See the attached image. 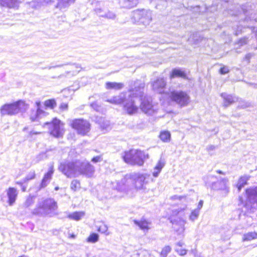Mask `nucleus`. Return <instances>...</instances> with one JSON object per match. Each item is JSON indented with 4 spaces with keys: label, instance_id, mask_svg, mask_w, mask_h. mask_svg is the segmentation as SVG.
<instances>
[{
    "label": "nucleus",
    "instance_id": "f257e3e1",
    "mask_svg": "<svg viewBox=\"0 0 257 257\" xmlns=\"http://www.w3.org/2000/svg\"><path fill=\"white\" fill-rule=\"evenodd\" d=\"M149 155L140 149H130L124 151L121 158L126 164L132 166H142Z\"/></svg>",
    "mask_w": 257,
    "mask_h": 257
},
{
    "label": "nucleus",
    "instance_id": "f03ea898",
    "mask_svg": "<svg viewBox=\"0 0 257 257\" xmlns=\"http://www.w3.org/2000/svg\"><path fill=\"white\" fill-rule=\"evenodd\" d=\"M56 202L51 199H46L39 202L33 210L32 214L37 216L51 217L56 214Z\"/></svg>",
    "mask_w": 257,
    "mask_h": 257
},
{
    "label": "nucleus",
    "instance_id": "7ed1b4c3",
    "mask_svg": "<svg viewBox=\"0 0 257 257\" xmlns=\"http://www.w3.org/2000/svg\"><path fill=\"white\" fill-rule=\"evenodd\" d=\"M29 107V105L24 100H18L11 103L3 105L0 108L2 115H15L19 112H25Z\"/></svg>",
    "mask_w": 257,
    "mask_h": 257
},
{
    "label": "nucleus",
    "instance_id": "20e7f679",
    "mask_svg": "<svg viewBox=\"0 0 257 257\" xmlns=\"http://www.w3.org/2000/svg\"><path fill=\"white\" fill-rule=\"evenodd\" d=\"M69 126L81 136H88L91 129V124L88 120L82 118L71 120Z\"/></svg>",
    "mask_w": 257,
    "mask_h": 257
},
{
    "label": "nucleus",
    "instance_id": "39448f33",
    "mask_svg": "<svg viewBox=\"0 0 257 257\" xmlns=\"http://www.w3.org/2000/svg\"><path fill=\"white\" fill-rule=\"evenodd\" d=\"M50 124L52 127L50 128L49 134L54 138L60 139L63 138L65 130L61 127V126H63L64 124L61 120L57 117H54L52 118L51 121L44 122L42 124V126L44 127L45 126Z\"/></svg>",
    "mask_w": 257,
    "mask_h": 257
},
{
    "label": "nucleus",
    "instance_id": "423d86ee",
    "mask_svg": "<svg viewBox=\"0 0 257 257\" xmlns=\"http://www.w3.org/2000/svg\"><path fill=\"white\" fill-rule=\"evenodd\" d=\"M169 98L170 101L176 103L181 107L186 106L190 102L189 95L186 91L182 90L171 91Z\"/></svg>",
    "mask_w": 257,
    "mask_h": 257
},
{
    "label": "nucleus",
    "instance_id": "0eeeda50",
    "mask_svg": "<svg viewBox=\"0 0 257 257\" xmlns=\"http://www.w3.org/2000/svg\"><path fill=\"white\" fill-rule=\"evenodd\" d=\"M59 170L68 178L78 176L77 166L74 162L61 163L59 166Z\"/></svg>",
    "mask_w": 257,
    "mask_h": 257
},
{
    "label": "nucleus",
    "instance_id": "6e6552de",
    "mask_svg": "<svg viewBox=\"0 0 257 257\" xmlns=\"http://www.w3.org/2000/svg\"><path fill=\"white\" fill-rule=\"evenodd\" d=\"M94 172V166L90 163H87L78 170V176L82 175L87 178H91L93 177Z\"/></svg>",
    "mask_w": 257,
    "mask_h": 257
},
{
    "label": "nucleus",
    "instance_id": "1a4fd4ad",
    "mask_svg": "<svg viewBox=\"0 0 257 257\" xmlns=\"http://www.w3.org/2000/svg\"><path fill=\"white\" fill-rule=\"evenodd\" d=\"M54 172L55 169L54 166L53 165H50L48 171L44 174L43 177L40 184V189L43 188L46 186L48 183L52 179Z\"/></svg>",
    "mask_w": 257,
    "mask_h": 257
},
{
    "label": "nucleus",
    "instance_id": "9d476101",
    "mask_svg": "<svg viewBox=\"0 0 257 257\" xmlns=\"http://www.w3.org/2000/svg\"><path fill=\"white\" fill-rule=\"evenodd\" d=\"M41 102H36V105L37 108L36 110H32L31 113L29 116L30 120L32 122L39 121L41 118V115L42 114H44L45 111L41 108Z\"/></svg>",
    "mask_w": 257,
    "mask_h": 257
},
{
    "label": "nucleus",
    "instance_id": "9b49d317",
    "mask_svg": "<svg viewBox=\"0 0 257 257\" xmlns=\"http://www.w3.org/2000/svg\"><path fill=\"white\" fill-rule=\"evenodd\" d=\"M140 108L144 113H148L153 111V104L150 100L145 98H142Z\"/></svg>",
    "mask_w": 257,
    "mask_h": 257
},
{
    "label": "nucleus",
    "instance_id": "f8f14e48",
    "mask_svg": "<svg viewBox=\"0 0 257 257\" xmlns=\"http://www.w3.org/2000/svg\"><path fill=\"white\" fill-rule=\"evenodd\" d=\"M7 194L8 198V203L12 206L16 202L18 194V190L14 187H10L7 190Z\"/></svg>",
    "mask_w": 257,
    "mask_h": 257
},
{
    "label": "nucleus",
    "instance_id": "ddd939ff",
    "mask_svg": "<svg viewBox=\"0 0 257 257\" xmlns=\"http://www.w3.org/2000/svg\"><path fill=\"white\" fill-rule=\"evenodd\" d=\"M124 109L126 113L129 115H134L138 113L139 111V107L135 104L134 101L125 104Z\"/></svg>",
    "mask_w": 257,
    "mask_h": 257
},
{
    "label": "nucleus",
    "instance_id": "4468645a",
    "mask_svg": "<svg viewBox=\"0 0 257 257\" xmlns=\"http://www.w3.org/2000/svg\"><path fill=\"white\" fill-rule=\"evenodd\" d=\"M133 222L140 228L144 231H148L150 229V222L146 218H143L141 220H134Z\"/></svg>",
    "mask_w": 257,
    "mask_h": 257
},
{
    "label": "nucleus",
    "instance_id": "2eb2a0df",
    "mask_svg": "<svg viewBox=\"0 0 257 257\" xmlns=\"http://www.w3.org/2000/svg\"><path fill=\"white\" fill-rule=\"evenodd\" d=\"M176 77H180L187 79V75L185 71L179 69H173L170 74V78L173 79Z\"/></svg>",
    "mask_w": 257,
    "mask_h": 257
},
{
    "label": "nucleus",
    "instance_id": "dca6fc26",
    "mask_svg": "<svg viewBox=\"0 0 257 257\" xmlns=\"http://www.w3.org/2000/svg\"><path fill=\"white\" fill-rule=\"evenodd\" d=\"M105 86L107 90H119L123 87V84L120 82L108 81L105 83Z\"/></svg>",
    "mask_w": 257,
    "mask_h": 257
},
{
    "label": "nucleus",
    "instance_id": "f3484780",
    "mask_svg": "<svg viewBox=\"0 0 257 257\" xmlns=\"http://www.w3.org/2000/svg\"><path fill=\"white\" fill-rule=\"evenodd\" d=\"M85 213L83 211H75L69 214L67 217L70 219L78 221L85 215Z\"/></svg>",
    "mask_w": 257,
    "mask_h": 257
},
{
    "label": "nucleus",
    "instance_id": "a211bd4d",
    "mask_svg": "<svg viewBox=\"0 0 257 257\" xmlns=\"http://www.w3.org/2000/svg\"><path fill=\"white\" fill-rule=\"evenodd\" d=\"M159 138L162 142L168 143L171 140V134L168 131H162L160 133Z\"/></svg>",
    "mask_w": 257,
    "mask_h": 257
},
{
    "label": "nucleus",
    "instance_id": "6ab92c4d",
    "mask_svg": "<svg viewBox=\"0 0 257 257\" xmlns=\"http://www.w3.org/2000/svg\"><path fill=\"white\" fill-rule=\"evenodd\" d=\"M17 0H0V5L8 8H13L17 6Z\"/></svg>",
    "mask_w": 257,
    "mask_h": 257
},
{
    "label": "nucleus",
    "instance_id": "aec40b11",
    "mask_svg": "<svg viewBox=\"0 0 257 257\" xmlns=\"http://www.w3.org/2000/svg\"><path fill=\"white\" fill-rule=\"evenodd\" d=\"M255 239H257V232H248L243 235L242 240V241H248Z\"/></svg>",
    "mask_w": 257,
    "mask_h": 257
},
{
    "label": "nucleus",
    "instance_id": "412c9836",
    "mask_svg": "<svg viewBox=\"0 0 257 257\" xmlns=\"http://www.w3.org/2000/svg\"><path fill=\"white\" fill-rule=\"evenodd\" d=\"M44 105L46 109H53L56 106L57 102L55 99H49L44 101Z\"/></svg>",
    "mask_w": 257,
    "mask_h": 257
},
{
    "label": "nucleus",
    "instance_id": "4be33fe9",
    "mask_svg": "<svg viewBox=\"0 0 257 257\" xmlns=\"http://www.w3.org/2000/svg\"><path fill=\"white\" fill-rule=\"evenodd\" d=\"M221 96L223 98L224 104L225 106H228L235 101L233 97L231 95H227L226 94H222Z\"/></svg>",
    "mask_w": 257,
    "mask_h": 257
},
{
    "label": "nucleus",
    "instance_id": "5701e85b",
    "mask_svg": "<svg viewBox=\"0 0 257 257\" xmlns=\"http://www.w3.org/2000/svg\"><path fill=\"white\" fill-rule=\"evenodd\" d=\"M97 231L101 233L108 235L109 232L108 231L107 225L103 222H101L97 227Z\"/></svg>",
    "mask_w": 257,
    "mask_h": 257
},
{
    "label": "nucleus",
    "instance_id": "b1692460",
    "mask_svg": "<svg viewBox=\"0 0 257 257\" xmlns=\"http://www.w3.org/2000/svg\"><path fill=\"white\" fill-rule=\"evenodd\" d=\"M247 180L248 178L244 176H241L239 178L238 183L236 185L239 191L244 185L247 184Z\"/></svg>",
    "mask_w": 257,
    "mask_h": 257
},
{
    "label": "nucleus",
    "instance_id": "393cba45",
    "mask_svg": "<svg viewBox=\"0 0 257 257\" xmlns=\"http://www.w3.org/2000/svg\"><path fill=\"white\" fill-rule=\"evenodd\" d=\"M164 166V163L162 161H159L157 164L156 166L155 167L154 169L156 171L153 173V175L155 177H157L162 168Z\"/></svg>",
    "mask_w": 257,
    "mask_h": 257
},
{
    "label": "nucleus",
    "instance_id": "a878e982",
    "mask_svg": "<svg viewBox=\"0 0 257 257\" xmlns=\"http://www.w3.org/2000/svg\"><path fill=\"white\" fill-rule=\"evenodd\" d=\"M98 235L96 233L93 232L90 234L86 240L87 242L95 243L98 240Z\"/></svg>",
    "mask_w": 257,
    "mask_h": 257
},
{
    "label": "nucleus",
    "instance_id": "bb28decb",
    "mask_svg": "<svg viewBox=\"0 0 257 257\" xmlns=\"http://www.w3.org/2000/svg\"><path fill=\"white\" fill-rule=\"evenodd\" d=\"M245 192L247 198H249L251 196L253 195L257 196V187L254 188H247L245 190Z\"/></svg>",
    "mask_w": 257,
    "mask_h": 257
},
{
    "label": "nucleus",
    "instance_id": "cd10ccee",
    "mask_svg": "<svg viewBox=\"0 0 257 257\" xmlns=\"http://www.w3.org/2000/svg\"><path fill=\"white\" fill-rule=\"evenodd\" d=\"M171 250V246L169 245H166L162 249L160 252V255L162 257H166Z\"/></svg>",
    "mask_w": 257,
    "mask_h": 257
},
{
    "label": "nucleus",
    "instance_id": "c85d7f7f",
    "mask_svg": "<svg viewBox=\"0 0 257 257\" xmlns=\"http://www.w3.org/2000/svg\"><path fill=\"white\" fill-rule=\"evenodd\" d=\"M71 189L74 191H76L80 188V183L79 181L73 180L71 183Z\"/></svg>",
    "mask_w": 257,
    "mask_h": 257
},
{
    "label": "nucleus",
    "instance_id": "c756f323",
    "mask_svg": "<svg viewBox=\"0 0 257 257\" xmlns=\"http://www.w3.org/2000/svg\"><path fill=\"white\" fill-rule=\"evenodd\" d=\"M36 175L35 171L30 172L24 179L23 182H27L36 178Z\"/></svg>",
    "mask_w": 257,
    "mask_h": 257
},
{
    "label": "nucleus",
    "instance_id": "7c9ffc66",
    "mask_svg": "<svg viewBox=\"0 0 257 257\" xmlns=\"http://www.w3.org/2000/svg\"><path fill=\"white\" fill-rule=\"evenodd\" d=\"M177 245L179 246L178 248L176 249L177 252L181 255H184L187 253V250L185 248H182V244L181 243H178Z\"/></svg>",
    "mask_w": 257,
    "mask_h": 257
},
{
    "label": "nucleus",
    "instance_id": "2f4dec72",
    "mask_svg": "<svg viewBox=\"0 0 257 257\" xmlns=\"http://www.w3.org/2000/svg\"><path fill=\"white\" fill-rule=\"evenodd\" d=\"M137 15L140 19L144 18L146 17L147 12L145 10H137L136 11Z\"/></svg>",
    "mask_w": 257,
    "mask_h": 257
},
{
    "label": "nucleus",
    "instance_id": "473e14b6",
    "mask_svg": "<svg viewBox=\"0 0 257 257\" xmlns=\"http://www.w3.org/2000/svg\"><path fill=\"white\" fill-rule=\"evenodd\" d=\"M219 72L221 74H225L228 73L229 70L227 67L223 66L219 69Z\"/></svg>",
    "mask_w": 257,
    "mask_h": 257
},
{
    "label": "nucleus",
    "instance_id": "72a5a7b5",
    "mask_svg": "<svg viewBox=\"0 0 257 257\" xmlns=\"http://www.w3.org/2000/svg\"><path fill=\"white\" fill-rule=\"evenodd\" d=\"M59 108L61 111L66 110L68 108V104L67 103H62L60 104Z\"/></svg>",
    "mask_w": 257,
    "mask_h": 257
},
{
    "label": "nucleus",
    "instance_id": "f704fd0d",
    "mask_svg": "<svg viewBox=\"0 0 257 257\" xmlns=\"http://www.w3.org/2000/svg\"><path fill=\"white\" fill-rule=\"evenodd\" d=\"M183 209H181L179 210H172L170 217H173L176 215H177L181 211H183Z\"/></svg>",
    "mask_w": 257,
    "mask_h": 257
},
{
    "label": "nucleus",
    "instance_id": "c9c22d12",
    "mask_svg": "<svg viewBox=\"0 0 257 257\" xmlns=\"http://www.w3.org/2000/svg\"><path fill=\"white\" fill-rule=\"evenodd\" d=\"M198 216V213L194 210L193 211L191 212L190 215V218L193 220L194 219H195Z\"/></svg>",
    "mask_w": 257,
    "mask_h": 257
},
{
    "label": "nucleus",
    "instance_id": "e433bc0d",
    "mask_svg": "<svg viewBox=\"0 0 257 257\" xmlns=\"http://www.w3.org/2000/svg\"><path fill=\"white\" fill-rule=\"evenodd\" d=\"M16 184L19 185L22 187V191L25 192L26 191V187L23 185V182L21 181H17L15 182Z\"/></svg>",
    "mask_w": 257,
    "mask_h": 257
},
{
    "label": "nucleus",
    "instance_id": "4c0bfd02",
    "mask_svg": "<svg viewBox=\"0 0 257 257\" xmlns=\"http://www.w3.org/2000/svg\"><path fill=\"white\" fill-rule=\"evenodd\" d=\"M101 160V157L100 156H95L92 158L91 161L94 163H97L100 161Z\"/></svg>",
    "mask_w": 257,
    "mask_h": 257
},
{
    "label": "nucleus",
    "instance_id": "58836bf2",
    "mask_svg": "<svg viewBox=\"0 0 257 257\" xmlns=\"http://www.w3.org/2000/svg\"><path fill=\"white\" fill-rule=\"evenodd\" d=\"M138 178H140L141 181V186L140 188H142L144 186L145 177L143 175H140L138 176Z\"/></svg>",
    "mask_w": 257,
    "mask_h": 257
},
{
    "label": "nucleus",
    "instance_id": "ea45409f",
    "mask_svg": "<svg viewBox=\"0 0 257 257\" xmlns=\"http://www.w3.org/2000/svg\"><path fill=\"white\" fill-rule=\"evenodd\" d=\"M128 91L130 92H131L130 94L129 95V97L130 98H133V97H135L137 96L136 93L134 92V89H133V88L130 89L128 90Z\"/></svg>",
    "mask_w": 257,
    "mask_h": 257
},
{
    "label": "nucleus",
    "instance_id": "a19ab883",
    "mask_svg": "<svg viewBox=\"0 0 257 257\" xmlns=\"http://www.w3.org/2000/svg\"><path fill=\"white\" fill-rule=\"evenodd\" d=\"M106 101L107 102H108L110 103H112V104H117L120 103V102H118V101H117V100L108 99Z\"/></svg>",
    "mask_w": 257,
    "mask_h": 257
},
{
    "label": "nucleus",
    "instance_id": "79ce46f5",
    "mask_svg": "<svg viewBox=\"0 0 257 257\" xmlns=\"http://www.w3.org/2000/svg\"><path fill=\"white\" fill-rule=\"evenodd\" d=\"M41 133L40 132H31L30 133V135H39V134H40Z\"/></svg>",
    "mask_w": 257,
    "mask_h": 257
},
{
    "label": "nucleus",
    "instance_id": "37998d69",
    "mask_svg": "<svg viewBox=\"0 0 257 257\" xmlns=\"http://www.w3.org/2000/svg\"><path fill=\"white\" fill-rule=\"evenodd\" d=\"M69 238H74L75 237V235L74 234H69Z\"/></svg>",
    "mask_w": 257,
    "mask_h": 257
},
{
    "label": "nucleus",
    "instance_id": "c03bdc74",
    "mask_svg": "<svg viewBox=\"0 0 257 257\" xmlns=\"http://www.w3.org/2000/svg\"><path fill=\"white\" fill-rule=\"evenodd\" d=\"M182 198V197H181V196L178 197H177L174 196V197H172V199H173V200H175V199H176V198H178V199H181Z\"/></svg>",
    "mask_w": 257,
    "mask_h": 257
},
{
    "label": "nucleus",
    "instance_id": "a18cd8bd",
    "mask_svg": "<svg viewBox=\"0 0 257 257\" xmlns=\"http://www.w3.org/2000/svg\"><path fill=\"white\" fill-rule=\"evenodd\" d=\"M199 204L200 206L202 207V204H203V201H202V200L200 201Z\"/></svg>",
    "mask_w": 257,
    "mask_h": 257
},
{
    "label": "nucleus",
    "instance_id": "49530a36",
    "mask_svg": "<svg viewBox=\"0 0 257 257\" xmlns=\"http://www.w3.org/2000/svg\"><path fill=\"white\" fill-rule=\"evenodd\" d=\"M18 257H28L27 256L25 255H20Z\"/></svg>",
    "mask_w": 257,
    "mask_h": 257
},
{
    "label": "nucleus",
    "instance_id": "de8ad7c7",
    "mask_svg": "<svg viewBox=\"0 0 257 257\" xmlns=\"http://www.w3.org/2000/svg\"><path fill=\"white\" fill-rule=\"evenodd\" d=\"M137 181H138V180H135L134 184H135V185H136V184H137Z\"/></svg>",
    "mask_w": 257,
    "mask_h": 257
},
{
    "label": "nucleus",
    "instance_id": "09e8293b",
    "mask_svg": "<svg viewBox=\"0 0 257 257\" xmlns=\"http://www.w3.org/2000/svg\"><path fill=\"white\" fill-rule=\"evenodd\" d=\"M71 1H72V2H75V0H71Z\"/></svg>",
    "mask_w": 257,
    "mask_h": 257
},
{
    "label": "nucleus",
    "instance_id": "8fccbe9b",
    "mask_svg": "<svg viewBox=\"0 0 257 257\" xmlns=\"http://www.w3.org/2000/svg\"><path fill=\"white\" fill-rule=\"evenodd\" d=\"M122 101H123V99H121V101H119V102L120 103L121 102H122Z\"/></svg>",
    "mask_w": 257,
    "mask_h": 257
},
{
    "label": "nucleus",
    "instance_id": "3c124183",
    "mask_svg": "<svg viewBox=\"0 0 257 257\" xmlns=\"http://www.w3.org/2000/svg\"><path fill=\"white\" fill-rule=\"evenodd\" d=\"M122 101H123V99H121V101H119V102L120 103L121 102H122Z\"/></svg>",
    "mask_w": 257,
    "mask_h": 257
},
{
    "label": "nucleus",
    "instance_id": "603ef678",
    "mask_svg": "<svg viewBox=\"0 0 257 257\" xmlns=\"http://www.w3.org/2000/svg\"><path fill=\"white\" fill-rule=\"evenodd\" d=\"M55 189H56V190H58V188L57 187H56V188H55Z\"/></svg>",
    "mask_w": 257,
    "mask_h": 257
},
{
    "label": "nucleus",
    "instance_id": "864d4df0",
    "mask_svg": "<svg viewBox=\"0 0 257 257\" xmlns=\"http://www.w3.org/2000/svg\"><path fill=\"white\" fill-rule=\"evenodd\" d=\"M165 85H166V84H165V83H164V86H165Z\"/></svg>",
    "mask_w": 257,
    "mask_h": 257
}]
</instances>
